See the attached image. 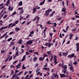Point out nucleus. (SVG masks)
I'll use <instances>...</instances> for the list:
<instances>
[{
    "mask_svg": "<svg viewBox=\"0 0 79 79\" xmlns=\"http://www.w3.org/2000/svg\"><path fill=\"white\" fill-rule=\"evenodd\" d=\"M35 40H29L28 41L26 44V45H29V44L30 45H31L32 44L33 42V41H34Z\"/></svg>",
    "mask_w": 79,
    "mask_h": 79,
    "instance_id": "1",
    "label": "nucleus"
},
{
    "mask_svg": "<svg viewBox=\"0 0 79 79\" xmlns=\"http://www.w3.org/2000/svg\"><path fill=\"white\" fill-rule=\"evenodd\" d=\"M68 58H73L74 56V53H73L72 54L68 55Z\"/></svg>",
    "mask_w": 79,
    "mask_h": 79,
    "instance_id": "2",
    "label": "nucleus"
},
{
    "mask_svg": "<svg viewBox=\"0 0 79 79\" xmlns=\"http://www.w3.org/2000/svg\"><path fill=\"white\" fill-rule=\"evenodd\" d=\"M68 52H69V51H67L66 53H65L64 52H62V55L63 56H65V57H66V56H67V55L68 53Z\"/></svg>",
    "mask_w": 79,
    "mask_h": 79,
    "instance_id": "3",
    "label": "nucleus"
},
{
    "mask_svg": "<svg viewBox=\"0 0 79 79\" xmlns=\"http://www.w3.org/2000/svg\"><path fill=\"white\" fill-rule=\"evenodd\" d=\"M7 34H8V32H6L5 34L3 35L1 37L0 39H2L3 38V37H5L6 35Z\"/></svg>",
    "mask_w": 79,
    "mask_h": 79,
    "instance_id": "4",
    "label": "nucleus"
},
{
    "mask_svg": "<svg viewBox=\"0 0 79 79\" xmlns=\"http://www.w3.org/2000/svg\"><path fill=\"white\" fill-rule=\"evenodd\" d=\"M60 77L62 78V77H66V75L64 74H61V73L60 74Z\"/></svg>",
    "mask_w": 79,
    "mask_h": 79,
    "instance_id": "5",
    "label": "nucleus"
},
{
    "mask_svg": "<svg viewBox=\"0 0 79 79\" xmlns=\"http://www.w3.org/2000/svg\"><path fill=\"white\" fill-rule=\"evenodd\" d=\"M58 66H61L62 68H63L64 67V63H63L62 64L60 63L58 64Z\"/></svg>",
    "mask_w": 79,
    "mask_h": 79,
    "instance_id": "6",
    "label": "nucleus"
},
{
    "mask_svg": "<svg viewBox=\"0 0 79 79\" xmlns=\"http://www.w3.org/2000/svg\"><path fill=\"white\" fill-rule=\"evenodd\" d=\"M25 57H26V55H25L23 57V59L21 60V62H23V61H24V60L26 59Z\"/></svg>",
    "mask_w": 79,
    "mask_h": 79,
    "instance_id": "7",
    "label": "nucleus"
},
{
    "mask_svg": "<svg viewBox=\"0 0 79 79\" xmlns=\"http://www.w3.org/2000/svg\"><path fill=\"white\" fill-rule=\"evenodd\" d=\"M45 0H44L43 2H40V5H44V3H45Z\"/></svg>",
    "mask_w": 79,
    "mask_h": 79,
    "instance_id": "8",
    "label": "nucleus"
},
{
    "mask_svg": "<svg viewBox=\"0 0 79 79\" xmlns=\"http://www.w3.org/2000/svg\"><path fill=\"white\" fill-rule=\"evenodd\" d=\"M15 31L16 32H18V31H19V29H20V28H18V27H16L15 28Z\"/></svg>",
    "mask_w": 79,
    "mask_h": 79,
    "instance_id": "9",
    "label": "nucleus"
},
{
    "mask_svg": "<svg viewBox=\"0 0 79 79\" xmlns=\"http://www.w3.org/2000/svg\"><path fill=\"white\" fill-rule=\"evenodd\" d=\"M37 11V8L35 7L33 9V13H35V11Z\"/></svg>",
    "mask_w": 79,
    "mask_h": 79,
    "instance_id": "10",
    "label": "nucleus"
},
{
    "mask_svg": "<svg viewBox=\"0 0 79 79\" xmlns=\"http://www.w3.org/2000/svg\"><path fill=\"white\" fill-rule=\"evenodd\" d=\"M19 6H22L23 5V2L20 1L18 4Z\"/></svg>",
    "mask_w": 79,
    "mask_h": 79,
    "instance_id": "11",
    "label": "nucleus"
},
{
    "mask_svg": "<svg viewBox=\"0 0 79 79\" xmlns=\"http://www.w3.org/2000/svg\"><path fill=\"white\" fill-rule=\"evenodd\" d=\"M73 37V34H70L69 35V39L71 40Z\"/></svg>",
    "mask_w": 79,
    "mask_h": 79,
    "instance_id": "12",
    "label": "nucleus"
},
{
    "mask_svg": "<svg viewBox=\"0 0 79 79\" xmlns=\"http://www.w3.org/2000/svg\"><path fill=\"white\" fill-rule=\"evenodd\" d=\"M62 12H66V9L63 8L61 10Z\"/></svg>",
    "mask_w": 79,
    "mask_h": 79,
    "instance_id": "13",
    "label": "nucleus"
},
{
    "mask_svg": "<svg viewBox=\"0 0 79 79\" xmlns=\"http://www.w3.org/2000/svg\"><path fill=\"white\" fill-rule=\"evenodd\" d=\"M49 10L50 9H49L48 10H47L48 12H47V13H46V15L47 16H48V15H49V13H50V12H49Z\"/></svg>",
    "mask_w": 79,
    "mask_h": 79,
    "instance_id": "14",
    "label": "nucleus"
},
{
    "mask_svg": "<svg viewBox=\"0 0 79 79\" xmlns=\"http://www.w3.org/2000/svg\"><path fill=\"white\" fill-rule=\"evenodd\" d=\"M51 52H52L51 51H49L47 52V53L48 55H51Z\"/></svg>",
    "mask_w": 79,
    "mask_h": 79,
    "instance_id": "15",
    "label": "nucleus"
},
{
    "mask_svg": "<svg viewBox=\"0 0 79 79\" xmlns=\"http://www.w3.org/2000/svg\"><path fill=\"white\" fill-rule=\"evenodd\" d=\"M37 18H38V16H36V17H35V19H33L32 20L33 21H35V20H36L37 19Z\"/></svg>",
    "mask_w": 79,
    "mask_h": 79,
    "instance_id": "16",
    "label": "nucleus"
},
{
    "mask_svg": "<svg viewBox=\"0 0 79 79\" xmlns=\"http://www.w3.org/2000/svg\"><path fill=\"white\" fill-rule=\"evenodd\" d=\"M37 57H35L34 58V59H33V61L34 62H35V61L37 60Z\"/></svg>",
    "mask_w": 79,
    "mask_h": 79,
    "instance_id": "17",
    "label": "nucleus"
},
{
    "mask_svg": "<svg viewBox=\"0 0 79 79\" xmlns=\"http://www.w3.org/2000/svg\"><path fill=\"white\" fill-rule=\"evenodd\" d=\"M52 75L53 77H56V75H57V74L53 73Z\"/></svg>",
    "mask_w": 79,
    "mask_h": 79,
    "instance_id": "18",
    "label": "nucleus"
},
{
    "mask_svg": "<svg viewBox=\"0 0 79 79\" xmlns=\"http://www.w3.org/2000/svg\"><path fill=\"white\" fill-rule=\"evenodd\" d=\"M51 45H52V44H50V42H48V48H50V47H51Z\"/></svg>",
    "mask_w": 79,
    "mask_h": 79,
    "instance_id": "19",
    "label": "nucleus"
},
{
    "mask_svg": "<svg viewBox=\"0 0 79 79\" xmlns=\"http://www.w3.org/2000/svg\"><path fill=\"white\" fill-rule=\"evenodd\" d=\"M16 12L15 11L12 13L11 15L12 16H13L14 15H16Z\"/></svg>",
    "mask_w": 79,
    "mask_h": 79,
    "instance_id": "20",
    "label": "nucleus"
},
{
    "mask_svg": "<svg viewBox=\"0 0 79 79\" xmlns=\"http://www.w3.org/2000/svg\"><path fill=\"white\" fill-rule=\"evenodd\" d=\"M10 58L9 57H8L5 60V62H7L8 61V59Z\"/></svg>",
    "mask_w": 79,
    "mask_h": 79,
    "instance_id": "21",
    "label": "nucleus"
},
{
    "mask_svg": "<svg viewBox=\"0 0 79 79\" xmlns=\"http://www.w3.org/2000/svg\"><path fill=\"white\" fill-rule=\"evenodd\" d=\"M12 40V38H9L7 40V42H10V40Z\"/></svg>",
    "mask_w": 79,
    "mask_h": 79,
    "instance_id": "22",
    "label": "nucleus"
},
{
    "mask_svg": "<svg viewBox=\"0 0 79 79\" xmlns=\"http://www.w3.org/2000/svg\"><path fill=\"white\" fill-rule=\"evenodd\" d=\"M24 66V64H23L22 66V68L23 69H26V68Z\"/></svg>",
    "mask_w": 79,
    "mask_h": 79,
    "instance_id": "23",
    "label": "nucleus"
},
{
    "mask_svg": "<svg viewBox=\"0 0 79 79\" xmlns=\"http://www.w3.org/2000/svg\"><path fill=\"white\" fill-rule=\"evenodd\" d=\"M66 71H67V70L66 69H64L63 70L64 73V74H66Z\"/></svg>",
    "mask_w": 79,
    "mask_h": 79,
    "instance_id": "24",
    "label": "nucleus"
},
{
    "mask_svg": "<svg viewBox=\"0 0 79 79\" xmlns=\"http://www.w3.org/2000/svg\"><path fill=\"white\" fill-rule=\"evenodd\" d=\"M22 40L21 39L19 40V42H18V44H21V42H22V41H21Z\"/></svg>",
    "mask_w": 79,
    "mask_h": 79,
    "instance_id": "25",
    "label": "nucleus"
},
{
    "mask_svg": "<svg viewBox=\"0 0 79 79\" xmlns=\"http://www.w3.org/2000/svg\"><path fill=\"white\" fill-rule=\"evenodd\" d=\"M54 60H56V56H54Z\"/></svg>",
    "mask_w": 79,
    "mask_h": 79,
    "instance_id": "26",
    "label": "nucleus"
},
{
    "mask_svg": "<svg viewBox=\"0 0 79 79\" xmlns=\"http://www.w3.org/2000/svg\"><path fill=\"white\" fill-rule=\"evenodd\" d=\"M10 0H8L7 1V3L8 4V5H10Z\"/></svg>",
    "mask_w": 79,
    "mask_h": 79,
    "instance_id": "27",
    "label": "nucleus"
},
{
    "mask_svg": "<svg viewBox=\"0 0 79 79\" xmlns=\"http://www.w3.org/2000/svg\"><path fill=\"white\" fill-rule=\"evenodd\" d=\"M72 6L73 7V8H75V6H74V3L72 2Z\"/></svg>",
    "mask_w": 79,
    "mask_h": 79,
    "instance_id": "28",
    "label": "nucleus"
},
{
    "mask_svg": "<svg viewBox=\"0 0 79 79\" xmlns=\"http://www.w3.org/2000/svg\"><path fill=\"white\" fill-rule=\"evenodd\" d=\"M53 56H52L51 57V59H50V61H52V60H53Z\"/></svg>",
    "mask_w": 79,
    "mask_h": 79,
    "instance_id": "29",
    "label": "nucleus"
},
{
    "mask_svg": "<svg viewBox=\"0 0 79 79\" xmlns=\"http://www.w3.org/2000/svg\"><path fill=\"white\" fill-rule=\"evenodd\" d=\"M18 50H17V52H16V55H17V56H19V55H18Z\"/></svg>",
    "mask_w": 79,
    "mask_h": 79,
    "instance_id": "30",
    "label": "nucleus"
},
{
    "mask_svg": "<svg viewBox=\"0 0 79 79\" xmlns=\"http://www.w3.org/2000/svg\"><path fill=\"white\" fill-rule=\"evenodd\" d=\"M79 51V47H77V52H78Z\"/></svg>",
    "mask_w": 79,
    "mask_h": 79,
    "instance_id": "31",
    "label": "nucleus"
},
{
    "mask_svg": "<svg viewBox=\"0 0 79 79\" xmlns=\"http://www.w3.org/2000/svg\"><path fill=\"white\" fill-rule=\"evenodd\" d=\"M69 68L70 69V70H72L73 69V68H74V67L71 65V67H69Z\"/></svg>",
    "mask_w": 79,
    "mask_h": 79,
    "instance_id": "32",
    "label": "nucleus"
},
{
    "mask_svg": "<svg viewBox=\"0 0 79 79\" xmlns=\"http://www.w3.org/2000/svg\"><path fill=\"white\" fill-rule=\"evenodd\" d=\"M23 72L21 71L18 74V76H19L21 74H22Z\"/></svg>",
    "mask_w": 79,
    "mask_h": 79,
    "instance_id": "33",
    "label": "nucleus"
},
{
    "mask_svg": "<svg viewBox=\"0 0 79 79\" xmlns=\"http://www.w3.org/2000/svg\"><path fill=\"white\" fill-rule=\"evenodd\" d=\"M13 24V23H11L10 24H9L8 28H10L11 27V26Z\"/></svg>",
    "mask_w": 79,
    "mask_h": 79,
    "instance_id": "34",
    "label": "nucleus"
},
{
    "mask_svg": "<svg viewBox=\"0 0 79 79\" xmlns=\"http://www.w3.org/2000/svg\"><path fill=\"white\" fill-rule=\"evenodd\" d=\"M16 25V24L14 23L11 26V27H13L15 26Z\"/></svg>",
    "mask_w": 79,
    "mask_h": 79,
    "instance_id": "35",
    "label": "nucleus"
},
{
    "mask_svg": "<svg viewBox=\"0 0 79 79\" xmlns=\"http://www.w3.org/2000/svg\"><path fill=\"white\" fill-rule=\"evenodd\" d=\"M40 70V69H38L36 70V73H38V71H39Z\"/></svg>",
    "mask_w": 79,
    "mask_h": 79,
    "instance_id": "36",
    "label": "nucleus"
},
{
    "mask_svg": "<svg viewBox=\"0 0 79 79\" xmlns=\"http://www.w3.org/2000/svg\"><path fill=\"white\" fill-rule=\"evenodd\" d=\"M34 54H36L37 55H39V54H38V52H34Z\"/></svg>",
    "mask_w": 79,
    "mask_h": 79,
    "instance_id": "37",
    "label": "nucleus"
},
{
    "mask_svg": "<svg viewBox=\"0 0 79 79\" xmlns=\"http://www.w3.org/2000/svg\"><path fill=\"white\" fill-rule=\"evenodd\" d=\"M22 11L20 12V13L21 14H23V13L24 12V11H23V10L22 9Z\"/></svg>",
    "mask_w": 79,
    "mask_h": 79,
    "instance_id": "38",
    "label": "nucleus"
},
{
    "mask_svg": "<svg viewBox=\"0 0 79 79\" xmlns=\"http://www.w3.org/2000/svg\"><path fill=\"white\" fill-rule=\"evenodd\" d=\"M77 39H79V38L77 37V36H76V37H75V39H74V40H77Z\"/></svg>",
    "mask_w": 79,
    "mask_h": 79,
    "instance_id": "39",
    "label": "nucleus"
},
{
    "mask_svg": "<svg viewBox=\"0 0 79 79\" xmlns=\"http://www.w3.org/2000/svg\"><path fill=\"white\" fill-rule=\"evenodd\" d=\"M63 67L65 69H67V65H65Z\"/></svg>",
    "mask_w": 79,
    "mask_h": 79,
    "instance_id": "40",
    "label": "nucleus"
},
{
    "mask_svg": "<svg viewBox=\"0 0 79 79\" xmlns=\"http://www.w3.org/2000/svg\"><path fill=\"white\" fill-rule=\"evenodd\" d=\"M73 64L74 65H76V64H77L78 63L77 62H74L73 63Z\"/></svg>",
    "mask_w": 79,
    "mask_h": 79,
    "instance_id": "41",
    "label": "nucleus"
},
{
    "mask_svg": "<svg viewBox=\"0 0 79 79\" xmlns=\"http://www.w3.org/2000/svg\"><path fill=\"white\" fill-rule=\"evenodd\" d=\"M47 24H52L51 22H50V21H49L48 22H47Z\"/></svg>",
    "mask_w": 79,
    "mask_h": 79,
    "instance_id": "42",
    "label": "nucleus"
},
{
    "mask_svg": "<svg viewBox=\"0 0 79 79\" xmlns=\"http://www.w3.org/2000/svg\"><path fill=\"white\" fill-rule=\"evenodd\" d=\"M7 16H8V15H5L4 17H3V19H5V18H6L7 17Z\"/></svg>",
    "mask_w": 79,
    "mask_h": 79,
    "instance_id": "43",
    "label": "nucleus"
},
{
    "mask_svg": "<svg viewBox=\"0 0 79 79\" xmlns=\"http://www.w3.org/2000/svg\"><path fill=\"white\" fill-rule=\"evenodd\" d=\"M27 71H26L25 72L24 74V75L26 76V75L27 74Z\"/></svg>",
    "mask_w": 79,
    "mask_h": 79,
    "instance_id": "44",
    "label": "nucleus"
},
{
    "mask_svg": "<svg viewBox=\"0 0 79 79\" xmlns=\"http://www.w3.org/2000/svg\"><path fill=\"white\" fill-rule=\"evenodd\" d=\"M11 71H12V72H11V75H12V74H13V73H14V70H11Z\"/></svg>",
    "mask_w": 79,
    "mask_h": 79,
    "instance_id": "45",
    "label": "nucleus"
},
{
    "mask_svg": "<svg viewBox=\"0 0 79 79\" xmlns=\"http://www.w3.org/2000/svg\"><path fill=\"white\" fill-rule=\"evenodd\" d=\"M19 73V70H16L15 73H14V74H16V73Z\"/></svg>",
    "mask_w": 79,
    "mask_h": 79,
    "instance_id": "46",
    "label": "nucleus"
},
{
    "mask_svg": "<svg viewBox=\"0 0 79 79\" xmlns=\"http://www.w3.org/2000/svg\"><path fill=\"white\" fill-rule=\"evenodd\" d=\"M77 47H79V43H77L76 44Z\"/></svg>",
    "mask_w": 79,
    "mask_h": 79,
    "instance_id": "47",
    "label": "nucleus"
},
{
    "mask_svg": "<svg viewBox=\"0 0 79 79\" xmlns=\"http://www.w3.org/2000/svg\"><path fill=\"white\" fill-rule=\"evenodd\" d=\"M23 7H19L18 8V10H22V9H23Z\"/></svg>",
    "mask_w": 79,
    "mask_h": 79,
    "instance_id": "48",
    "label": "nucleus"
},
{
    "mask_svg": "<svg viewBox=\"0 0 79 79\" xmlns=\"http://www.w3.org/2000/svg\"><path fill=\"white\" fill-rule=\"evenodd\" d=\"M19 23V21H18V20H17L15 22V24H18V23Z\"/></svg>",
    "mask_w": 79,
    "mask_h": 79,
    "instance_id": "49",
    "label": "nucleus"
},
{
    "mask_svg": "<svg viewBox=\"0 0 79 79\" xmlns=\"http://www.w3.org/2000/svg\"><path fill=\"white\" fill-rule=\"evenodd\" d=\"M62 4L63 5V6L64 7V1H63Z\"/></svg>",
    "mask_w": 79,
    "mask_h": 79,
    "instance_id": "50",
    "label": "nucleus"
},
{
    "mask_svg": "<svg viewBox=\"0 0 79 79\" xmlns=\"http://www.w3.org/2000/svg\"><path fill=\"white\" fill-rule=\"evenodd\" d=\"M33 35H32L30 33V34L28 36V37H33Z\"/></svg>",
    "mask_w": 79,
    "mask_h": 79,
    "instance_id": "51",
    "label": "nucleus"
},
{
    "mask_svg": "<svg viewBox=\"0 0 79 79\" xmlns=\"http://www.w3.org/2000/svg\"><path fill=\"white\" fill-rule=\"evenodd\" d=\"M3 29H4V27H2L0 29V31H2V30H3Z\"/></svg>",
    "mask_w": 79,
    "mask_h": 79,
    "instance_id": "52",
    "label": "nucleus"
},
{
    "mask_svg": "<svg viewBox=\"0 0 79 79\" xmlns=\"http://www.w3.org/2000/svg\"><path fill=\"white\" fill-rule=\"evenodd\" d=\"M65 40L64 39V40L63 41V42L62 44V45H63V44H64V42H65Z\"/></svg>",
    "mask_w": 79,
    "mask_h": 79,
    "instance_id": "53",
    "label": "nucleus"
},
{
    "mask_svg": "<svg viewBox=\"0 0 79 79\" xmlns=\"http://www.w3.org/2000/svg\"><path fill=\"white\" fill-rule=\"evenodd\" d=\"M39 60L40 61H42V57H41L39 59Z\"/></svg>",
    "mask_w": 79,
    "mask_h": 79,
    "instance_id": "54",
    "label": "nucleus"
},
{
    "mask_svg": "<svg viewBox=\"0 0 79 79\" xmlns=\"http://www.w3.org/2000/svg\"><path fill=\"white\" fill-rule=\"evenodd\" d=\"M26 55H29V54H30L29 53V52H26Z\"/></svg>",
    "mask_w": 79,
    "mask_h": 79,
    "instance_id": "55",
    "label": "nucleus"
},
{
    "mask_svg": "<svg viewBox=\"0 0 79 79\" xmlns=\"http://www.w3.org/2000/svg\"><path fill=\"white\" fill-rule=\"evenodd\" d=\"M54 27H56V23H54Z\"/></svg>",
    "mask_w": 79,
    "mask_h": 79,
    "instance_id": "56",
    "label": "nucleus"
},
{
    "mask_svg": "<svg viewBox=\"0 0 79 79\" xmlns=\"http://www.w3.org/2000/svg\"><path fill=\"white\" fill-rule=\"evenodd\" d=\"M10 44H11L12 45H14L15 44V43H14V42H11Z\"/></svg>",
    "mask_w": 79,
    "mask_h": 79,
    "instance_id": "57",
    "label": "nucleus"
},
{
    "mask_svg": "<svg viewBox=\"0 0 79 79\" xmlns=\"http://www.w3.org/2000/svg\"><path fill=\"white\" fill-rule=\"evenodd\" d=\"M8 37H9V35H7L6 36V37H5V39H7V38H8Z\"/></svg>",
    "mask_w": 79,
    "mask_h": 79,
    "instance_id": "58",
    "label": "nucleus"
},
{
    "mask_svg": "<svg viewBox=\"0 0 79 79\" xmlns=\"http://www.w3.org/2000/svg\"><path fill=\"white\" fill-rule=\"evenodd\" d=\"M25 23H26V21H23V22L22 23L21 25H23V24H24Z\"/></svg>",
    "mask_w": 79,
    "mask_h": 79,
    "instance_id": "59",
    "label": "nucleus"
},
{
    "mask_svg": "<svg viewBox=\"0 0 79 79\" xmlns=\"http://www.w3.org/2000/svg\"><path fill=\"white\" fill-rule=\"evenodd\" d=\"M17 60H16L15 61H14V62H13V64H15V63H16V62H17Z\"/></svg>",
    "mask_w": 79,
    "mask_h": 79,
    "instance_id": "60",
    "label": "nucleus"
},
{
    "mask_svg": "<svg viewBox=\"0 0 79 79\" xmlns=\"http://www.w3.org/2000/svg\"><path fill=\"white\" fill-rule=\"evenodd\" d=\"M13 33V31H12L9 34V35H11Z\"/></svg>",
    "mask_w": 79,
    "mask_h": 79,
    "instance_id": "61",
    "label": "nucleus"
},
{
    "mask_svg": "<svg viewBox=\"0 0 79 79\" xmlns=\"http://www.w3.org/2000/svg\"><path fill=\"white\" fill-rule=\"evenodd\" d=\"M47 27H45V29L44 30V32H45L47 31Z\"/></svg>",
    "mask_w": 79,
    "mask_h": 79,
    "instance_id": "62",
    "label": "nucleus"
},
{
    "mask_svg": "<svg viewBox=\"0 0 79 79\" xmlns=\"http://www.w3.org/2000/svg\"><path fill=\"white\" fill-rule=\"evenodd\" d=\"M47 65H48V64L47 63H46L45 65H44V67H46L47 66Z\"/></svg>",
    "mask_w": 79,
    "mask_h": 79,
    "instance_id": "63",
    "label": "nucleus"
},
{
    "mask_svg": "<svg viewBox=\"0 0 79 79\" xmlns=\"http://www.w3.org/2000/svg\"><path fill=\"white\" fill-rule=\"evenodd\" d=\"M75 18H79V16L77 15L75 16Z\"/></svg>",
    "mask_w": 79,
    "mask_h": 79,
    "instance_id": "64",
    "label": "nucleus"
}]
</instances>
